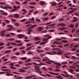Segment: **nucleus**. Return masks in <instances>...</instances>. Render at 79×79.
Segmentation results:
<instances>
[{"instance_id": "51", "label": "nucleus", "mask_w": 79, "mask_h": 79, "mask_svg": "<svg viewBox=\"0 0 79 79\" xmlns=\"http://www.w3.org/2000/svg\"><path fill=\"white\" fill-rule=\"evenodd\" d=\"M72 58L73 59V60H76V58H77V57L74 56H72Z\"/></svg>"}, {"instance_id": "18", "label": "nucleus", "mask_w": 79, "mask_h": 79, "mask_svg": "<svg viewBox=\"0 0 79 79\" xmlns=\"http://www.w3.org/2000/svg\"><path fill=\"white\" fill-rule=\"evenodd\" d=\"M69 71L70 73H72L73 71H74V70L70 69H69Z\"/></svg>"}, {"instance_id": "12", "label": "nucleus", "mask_w": 79, "mask_h": 79, "mask_svg": "<svg viewBox=\"0 0 79 79\" xmlns=\"http://www.w3.org/2000/svg\"><path fill=\"white\" fill-rule=\"evenodd\" d=\"M42 28H43V27H38L37 28V29H39L38 30V31H41L42 30Z\"/></svg>"}, {"instance_id": "3", "label": "nucleus", "mask_w": 79, "mask_h": 79, "mask_svg": "<svg viewBox=\"0 0 79 79\" xmlns=\"http://www.w3.org/2000/svg\"><path fill=\"white\" fill-rule=\"evenodd\" d=\"M32 64L34 65H38V66H42V65H45L44 64H37L36 63L32 62Z\"/></svg>"}, {"instance_id": "38", "label": "nucleus", "mask_w": 79, "mask_h": 79, "mask_svg": "<svg viewBox=\"0 0 79 79\" xmlns=\"http://www.w3.org/2000/svg\"><path fill=\"white\" fill-rule=\"evenodd\" d=\"M32 48L31 47H29L26 49V50H31V48Z\"/></svg>"}, {"instance_id": "64", "label": "nucleus", "mask_w": 79, "mask_h": 79, "mask_svg": "<svg viewBox=\"0 0 79 79\" xmlns=\"http://www.w3.org/2000/svg\"><path fill=\"white\" fill-rule=\"evenodd\" d=\"M47 54H48V55H53L52 54V52H47Z\"/></svg>"}, {"instance_id": "20", "label": "nucleus", "mask_w": 79, "mask_h": 79, "mask_svg": "<svg viewBox=\"0 0 79 79\" xmlns=\"http://www.w3.org/2000/svg\"><path fill=\"white\" fill-rule=\"evenodd\" d=\"M35 3H36V2H30L29 3V4H30V5H35Z\"/></svg>"}, {"instance_id": "14", "label": "nucleus", "mask_w": 79, "mask_h": 79, "mask_svg": "<svg viewBox=\"0 0 79 79\" xmlns=\"http://www.w3.org/2000/svg\"><path fill=\"white\" fill-rule=\"evenodd\" d=\"M47 42L46 41L45 42H42L41 43H40V45H44V44H47Z\"/></svg>"}, {"instance_id": "39", "label": "nucleus", "mask_w": 79, "mask_h": 79, "mask_svg": "<svg viewBox=\"0 0 79 79\" xmlns=\"http://www.w3.org/2000/svg\"><path fill=\"white\" fill-rule=\"evenodd\" d=\"M12 30V28H9L8 29H6V30L7 31H11Z\"/></svg>"}, {"instance_id": "2", "label": "nucleus", "mask_w": 79, "mask_h": 79, "mask_svg": "<svg viewBox=\"0 0 79 79\" xmlns=\"http://www.w3.org/2000/svg\"><path fill=\"white\" fill-rule=\"evenodd\" d=\"M17 36L18 39H21L22 37H24L25 35H23L19 34L17 35Z\"/></svg>"}, {"instance_id": "56", "label": "nucleus", "mask_w": 79, "mask_h": 79, "mask_svg": "<svg viewBox=\"0 0 79 79\" xmlns=\"http://www.w3.org/2000/svg\"><path fill=\"white\" fill-rule=\"evenodd\" d=\"M27 21V20H26V19H23L21 20V22H24V21Z\"/></svg>"}, {"instance_id": "6", "label": "nucleus", "mask_w": 79, "mask_h": 79, "mask_svg": "<svg viewBox=\"0 0 79 79\" xmlns=\"http://www.w3.org/2000/svg\"><path fill=\"white\" fill-rule=\"evenodd\" d=\"M19 73H25V72H26V70L20 69H19Z\"/></svg>"}, {"instance_id": "44", "label": "nucleus", "mask_w": 79, "mask_h": 79, "mask_svg": "<svg viewBox=\"0 0 79 79\" xmlns=\"http://www.w3.org/2000/svg\"><path fill=\"white\" fill-rule=\"evenodd\" d=\"M48 38H47H47H44L43 39V41L44 42H45V41H47V40H48Z\"/></svg>"}, {"instance_id": "5", "label": "nucleus", "mask_w": 79, "mask_h": 79, "mask_svg": "<svg viewBox=\"0 0 79 79\" xmlns=\"http://www.w3.org/2000/svg\"><path fill=\"white\" fill-rule=\"evenodd\" d=\"M49 74H52V75H56L57 76L59 75V74L58 73H53L51 72H49Z\"/></svg>"}, {"instance_id": "28", "label": "nucleus", "mask_w": 79, "mask_h": 79, "mask_svg": "<svg viewBox=\"0 0 79 79\" xmlns=\"http://www.w3.org/2000/svg\"><path fill=\"white\" fill-rule=\"evenodd\" d=\"M36 21L37 22H41V20H40V19H39L37 18H36Z\"/></svg>"}, {"instance_id": "15", "label": "nucleus", "mask_w": 79, "mask_h": 79, "mask_svg": "<svg viewBox=\"0 0 79 79\" xmlns=\"http://www.w3.org/2000/svg\"><path fill=\"white\" fill-rule=\"evenodd\" d=\"M73 20V22H76V21H77V18L76 17H74V18Z\"/></svg>"}, {"instance_id": "62", "label": "nucleus", "mask_w": 79, "mask_h": 79, "mask_svg": "<svg viewBox=\"0 0 79 79\" xmlns=\"http://www.w3.org/2000/svg\"><path fill=\"white\" fill-rule=\"evenodd\" d=\"M27 3V1H25L24 2H23L22 3V4L23 5H24L25 4H26Z\"/></svg>"}, {"instance_id": "16", "label": "nucleus", "mask_w": 79, "mask_h": 79, "mask_svg": "<svg viewBox=\"0 0 79 79\" xmlns=\"http://www.w3.org/2000/svg\"><path fill=\"white\" fill-rule=\"evenodd\" d=\"M48 19H49V18L48 17L44 18L43 19V21H47V20H48Z\"/></svg>"}, {"instance_id": "50", "label": "nucleus", "mask_w": 79, "mask_h": 79, "mask_svg": "<svg viewBox=\"0 0 79 79\" xmlns=\"http://www.w3.org/2000/svg\"><path fill=\"white\" fill-rule=\"evenodd\" d=\"M14 64H15V62H12L10 64V66L14 65Z\"/></svg>"}, {"instance_id": "23", "label": "nucleus", "mask_w": 79, "mask_h": 79, "mask_svg": "<svg viewBox=\"0 0 79 79\" xmlns=\"http://www.w3.org/2000/svg\"><path fill=\"white\" fill-rule=\"evenodd\" d=\"M44 50H38L37 52L38 53H42V52H44Z\"/></svg>"}, {"instance_id": "55", "label": "nucleus", "mask_w": 79, "mask_h": 79, "mask_svg": "<svg viewBox=\"0 0 79 79\" xmlns=\"http://www.w3.org/2000/svg\"><path fill=\"white\" fill-rule=\"evenodd\" d=\"M5 21L6 22V23H10V20H5Z\"/></svg>"}, {"instance_id": "19", "label": "nucleus", "mask_w": 79, "mask_h": 79, "mask_svg": "<svg viewBox=\"0 0 79 79\" xmlns=\"http://www.w3.org/2000/svg\"><path fill=\"white\" fill-rule=\"evenodd\" d=\"M34 39H35V40H39L40 38H39V37H35L34 38Z\"/></svg>"}, {"instance_id": "22", "label": "nucleus", "mask_w": 79, "mask_h": 79, "mask_svg": "<svg viewBox=\"0 0 79 79\" xmlns=\"http://www.w3.org/2000/svg\"><path fill=\"white\" fill-rule=\"evenodd\" d=\"M55 30L54 29H53L49 30L48 32H55Z\"/></svg>"}, {"instance_id": "43", "label": "nucleus", "mask_w": 79, "mask_h": 79, "mask_svg": "<svg viewBox=\"0 0 79 79\" xmlns=\"http://www.w3.org/2000/svg\"><path fill=\"white\" fill-rule=\"evenodd\" d=\"M21 60H27V58L26 57H22L21 58Z\"/></svg>"}, {"instance_id": "21", "label": "nucleus", "mask_w": 79, "mask_h": 79, "mask_svg": "<svg viewBox=\"0 0 79 79\" xmlns=\"http://www.w3.org/2000/svg\"><path fill=\"white\" fill-rule=\"evenodd\" d=\"M68 27H74V25L73 24H71Z\"/></svg>"}, {"instance_id": "52", "label": "nucleus", "mask_w": 79, "mask_h": 79, "mask_svg": "<svg viewBox=\"0 0 79 79\" xmlns=\"http://www.w3.org/2000/svg\"><path fill=\"white\" fill-rule=\"evenodd\" d=\"M58 34H60V35H63L64 34H65V33L63 32H60Z\"/></svg>"}, {"instance_id": "7", "label": "nucleus", "mask_w": 79, "mask_h": 79, "mask_svg": "<svg viewBox=\"0 0 79 79\" xmlns=\"http://www.w3.org/2000/svg\"><path fill=\"white\" fill-rule=\"evenodd\" d=\"M61 50H58L59 52H57V54H63V53H64V52L63 51H60Z\"/></svg>"}, {"instance_id": "4", "label": "nucleus", "mask_w": 79, "mask_h": 79, "mask_svg": "<svg viewBox=\"0 0 79 79\" xmlns=\"http://www.w3.org/2000/svg\"><path fill=\"white\" fill-rule=\"evenodd\" d=\"M34 67L35 68L34 69L35 70H40V69H39V68H40V67L39 66H34Z\"/></svg>"}, {"instance_id": "36", "label": "nucleus", "mask_w": 79, "mask_h": 79, "mask_svg": "<svg viewBox=\"0 0 79 79\" xmlns=\"http://www.w3.org/2000/svg\"><path fill=\"white\" fill-rule=\"evenodd\" d=\"M33 53V52H32V51H30L27 53V54H28V55H31Z\"/></svg>"}, {"instance_id": "31", "label": "nucleus", "mask_w": 79, "mask_h": 79, "mask_svg": "<svg viewBox=\"0 0 79 79\" xmlns=\"http://www.w3.org/2000/svg\"><path fill=\"white\" fill-rule=\"evenodd\" d=\"M62 43H67L68 42V41L66 40H63L61 41Z\"/></svg>"}, {"instance_id": "59", "label": "nucleus", "mask_w": 79, "mask_h": 79, "mask_svg": "<svg viewBox=\"0 0 79 79\" xmlns=\"http://www.w3.org/2000/svg\"><path fill=\"white\" fill-rule=\"evenodd\" d=\"M10 68H11V69H16V67L13 66H11Z\"/></svg>"}, {"instance_id": "10", "label": "nucleus", "mask_w": 79, "mask_h": 79, "mask_svg": "<svg viewBox=\"0 0 79 79\" xmlns=\"http://www.w3.org/2000/svg\"><path fill=\"white\" fill-rule=\"evenodd\" d=\"M40 3L41 5H44L45 4V2L44 1H40Z\"/></svg>"}, {"instance_id": "45", "label": "nucleus", "mask_w": 79, "mask_h": 79, "mask_svg": "<svg viewBox=\"0 0 79 79\" xmlns=\"http://www.w3.org/2000/svg\"><path fill=\"white\" fill-rule=\"evenodd\" d=\"M67 63H68V62H62L61 64H66Z\"/></svg>"}, {"instance_id": "26", "label": "nucleus", "mask_w": 79, "mask_h": 79, "mask_svg": "<svg viewBox=\"0 0 79 79\" xmlns=\"http://www.w3.org/2000/svg\"><path fill=\"white\" fill-rule=\"evenodd\" d=\"M48 60V58H45V59H42V61H47Z\"/></svg>"}, {"instance_id": "17", "label": "nucleus", "mask_w": 79, "mask_h": 79, "mask_svg": "<svg viewBox=\"0 0 79 79\" xmlns=\"http://www.w3.org/2000/svg\"><path fill=\"white\" fill-rule=\"evenodd\" d=\"M11 52V50H8L6 51H5L4 52L5 53H10V52Z\"/></svg>"}, {"instance_id": "47", "label": "nucleus", "mask_w": 79, "mask_h": 79, "mask_svg": "<svg viewBox=\"0 0 79 79\" xmlns=\"http://www.w3.org/2000/svg\"><path fill=\"white\" fill-rule=\"evenodd\" d=\"M52 4L53 6H56V5H57V3H52Z\"/></svg>"}, {"instance_id": "63", "label": "nucleus", "mask_w": 79, "mask_h": 79, "mask_svg": "<svg viewBox=\"0 0 79 79\" xmlns=\"http://www.w3.org/2000/svg\"><path fill=\"white\" fill-rule=\"evenodd\" d=\"M62 40V39L61 38H57L56 39V40L58 41L59 40Z\"/></svg>"}, {"instance_id": "32", "label": "nucleus", "mask_w": 79, "mask_h": 79, "mask_svg": "<svg viewBox=\"0 0 79 79\" xmlns=\"http://www.w3.org/2000/svg\"><path fill=\"white\" fill-rule=\"evenodd\" d=\"M46 76H48V77H53V76H52L48 74H46Z\"/></svg>"}, {"instance_id": "1", "label": "nucleus", "mask_w": 79, "mask_h": 79, "mask_svg": "<svg viewBox=\"0 0 79 79\" xmlns=\"http://www.w3.org/2000/svg\"><path fill=\"white\" fill-rule=\"evenodd\" d=\"M49 61L50 62H51V63H54V64H56V66H61V64H60V63H56L55 62V61L53 60H49Z\"/></svg>"}, {"instance_id": "27", "label": "nucleus", "mask_w": 79, "mask_h": 79, "mask_svg": "<svg viewBox=\"0 0 79 79\" xmlns=\"http://www.w3.org/2000/svg\"><path fill=\"white\" fill-rule=\"evenodd\" d=\"M6 76H13V74L11 73H7L6 74Z\"/></svg>"}, {"instance_id": "9", "label": "nucleus", "mask_w": 79, "mask_h": 79, "mask_svg": "<svg viewBox=\"0 0 79 79\" xmlns=\"http://www.w3.org/2000/svg\"><path fill=\"white\" fill-rule=\"evenodd\" d=\"M56 50L58 51V50H61V49L56 48L52 49V50Z\"/></svg>"}, {"instance_id": "13", "label": "nucleus", "mask_w": 79, "mask_h": 79, "mask_svg": "<svg viewBox=\"0 0 79 79\" xmlns=\"http://www.w3.org/2000/svg\"><path fill=\"white\" fill-rule=\"evenodd\" d=\"M32 76H27L25 77V78L27 79H32Z\"/></svg>"}, {"instance_id": "34", "label": "nucleus", "mask_w": 79, "mask_h": 79, "mask_svg": "<svg viewBox=\"0 0 79 79\" xmlns=\"http://www.w3.org/2000/svg\"><path fill=\"white\" fill-rule=\"evenodd\" d=\"M55 71L56 72H60V69H55Z\"/></svg>"}, {"instance_id": "41", "label": "nucleus", "mask_w": 79, "mask_h": 79, "mask_svg": "<svg viewBox=\"0 0 79 79\" xmlns=\"http://www.w3.org/2000/svg\"><path fill=\"white\" fill-rule=\"evenodd\" d=\"M32 23V22H31L28 21L26 22L25 23H26V24H30V23Z\"/></svg>"}, {"instance_id": "53", "label": "nucleus", "mask_w": 79, "mask_h": 79, "mask_svg": "<svg viewBox=\"0 0 79 79\" xmlns=\"http://www.w3.org/2000/svg\"><path fill=\"white\" fill-rule=\"evenodd\" d=\"M3 15H6V16L8 15V13H7L6 12H4L3 13Z\"/></svg>"}, {"instance_id": "8", "label": "nucleus", "mask_w": 79, "mask_h": 79, "mask_svg": "<svg viewBox=\"0 0 79 79\" xmlns=\"http://www.w3.org/2000/svg\"><path fill=\"white\" fill-rule=\"evenodd\" d=\"M67 29V28H66V27H63L62 28H60L59 29V30L60 31H63V30H65V29Z\"/></svg>"}, {"instance_id": "42", "label": "nucleus", "mask_w": 79, "mask_h": 79, "mask_svg": "<svg viewBox=\"0 0 79 79\" xmlns=\"http://www.w3.org/2000/svg\"><path fill=\"white\" fill-rule=\"evenodd\" d=\"M42 69L43 70H44V71H47V69H46V68H45V67H43Z\"/></svg>"}, {"instance_id": "40", "label": "nucleus", "mask_w": 79, "mask_h": 79, "mask_svg": "<svg viewBox=\"0 0 79 79\" xmlns=\"http://www.w3.org/2000/svg\"><path fill=\"white\" fill-rule=\"evenodd\" d=\"M11 44L13 45H15V46H16V45H17V44L15 43H12Z\"/></svg>"}, {"instance_id": "57", "label": "nucleus", "mask_w": 79, "mask_h": 79, "mask_svg": "<svg viewBox=\"0 0 79 79\" xmlns=\"http://www.w3.org/2000/svg\"><path fill=\"white\" fill-rule=\"evenodd\" d=\"M11 44V43L10 42L8 43L7 44V47H9V46L10 45V44Z\"/></svg>"}, {"instance_id": "60", "label": "nucleus", "mask_w": 79, "mask_h": 79, "mask_svg": "<svg viewBox=\"0 0 79 79\" xmlns=\"http://www.w3.org/2000/svg\"><path fill=\"white\" fill-rule=\"evenodd\" d=\"M69 43L65 44L64 45V47H67V46H68V45H69Z\"/></svg>"}, {"instance_id": "35", "label": "nucleus", "mask_w": 79, "mask_h": 79, "mask_svg": "<svg viewBox=\"0 0 79 79\" xmlns=\"http://www.w3.org/2000/svg\"><path fill=\"white\" fill-rule=\"evenodd\" d=\"M16 58H17L15 56H12L10 58V59H11V60L13 59H16Z\"/></svg>"}, {"instance_id": "33", "label": "nucleus", "mask_w": 79, "mask_h": 79, "mask_svg": "<svg viewBox=\"0 0 79 79\" xmlns=\"http://www.w3.org/2000/svg\"><path fill=\"white\" fill-rule=\"evenodd\" d=\"M79 40V39L78 38H75L73 40V41H78Z\"/></svg>"}, {"instance_id": "48", "label": "nucleus", "mask_w": 79, "mask_h": 79, "mask_svg": "<svg viewBox=\"0 0 79 79\" xmlns=\"http://www.w3.org/2000/svg\"><path fill=\"white\" fill-rule=\"evenodd\" d=\"M27 46L28 47H29L30 46H31L32 45V44L31 43H29L27 44Z\"/></svg>"}, {"instance_id": "29", "label": "nucleus", "mask_w": 79, "mask_h": 79, "mask_svg": "<svg viewBox=\"0 0 79 79\" xmlns=\"http://www.w3.org/2000/svg\"><path fill=\"white\" fill-rule=\"evenodd\" d=\"M7 27H12V28L13 27V26L11 25H7Z\"/></svg>"}, {"instance_id": "37", "label": "nucleus", "mask_w": 79, "mask_h": 79, "mask_svg": "<svg viewBox=\"0 0 79 79\" xmlns=\"http://www.w3.org/2000/svg\"><path fill=\"white\" fill-rule=\"evenodd\" d=\"M18 63L19 64H23L24 63V62L23 61H19L18 62Z\"/></svg>"}, {"instance_id": "46", "label": "nucleus", "mask_w": 79, "mask_h": 79, "mask_svg": "<svg viewBox=\"0 0 79 79\" xmlns=\"http://www.w3.org/2000/svg\"><path fill=\"white\" fill-rule=\"evenodd\" d=\"M36 73H42V71H40V70H37L36 71Z\"/></svg>"}, {"instance_id": "24", "label": "nucleus", "mask_w": 79, "mask_h": 79, "mask_svg": "<svg viewBox=\"0 0 79 79\" xmlns=\"http://www.w3.org/2000/svg\"><path fill=\"white\" fill-rule=\"evenodd\" d=\"M52 55H57L58 54H57V53L55 51H52Z\"/></svg>"}, {"instance_id": "11", "label": "nucleus", "mask_w": 79, "mask_h": 79, "mask_svg": "<svg viewBox=\"0 0 79 79\" xmlns=\"http://www.w3.org/2000/svg\"><path fill=\"white\" fill-rule=\"evenodd\" d=\"M14 16L15 18H19V15L18 14H16L14 15Z\"/></svg>"}, {"instance_id": "49", "label": "nucleus", "mask_w": 79, "mask_h": 79, "mask_svg": "<svg viewBox=\"0 0 79 79\" xmlns=\"http://www.w3.org/2000/svg\"><path fill=\"white\" fill-rule=\"evenodd\" d=\"M7 17L8 18H12V17H13V15H9L7 16Z\"/></svg>"}, {"instance_id": "58", "label": "nucleus", "mask_w": 79, "mask_h": 79, "mask_svg": "<svg viewBox=\"0 0 79 79\" xmlns=\"http://www.w3.org/2000/svg\"><path fill=\"white\" fill-rule=\"evenodd\" d=\"M10 35H11L14 36L15 35H16V34L13 33H10Z\"/></svg>"}, {"instance_id": "30", "label": "nucleus", "mask_w": 79, "mask_h": 79, "mask_svg": "<svg viewBox=\"0 0 79 79\" xmlns=\"http://www.w3.org/2000/svg\"><path fill=\"white\" fill-rule=\"evenodd\" d=\"M14 25L15 26H19V24L18 23H15L14 24Z\"/></svg>"}, {"instance_id": "25", "label": "nucleus", "mask_w": 79, "mask_h": 79, "mask_svg": "<svg viewBox=\"0 0 79 79\" xmlns=\"http://www.w3.org/2000/svg\"><path fill=\"white\" fill-rule=\"evenodd\" d=\"M1 36H2V37H4V36H5V33L1 32Z\"/></svg>"}, {"instance_id": "61", "label": "nucleus", "mask_w": 79, "mask_h": 79, "mask_svg": "<svg viewBox=\"0 0 79 79\" xmlns=\"http://www.w3.org/2000/svg\"><path fill=\"white\" fill-rule=\"evenodd\" d=\"M50 48H45V50H49Z\"/></svg>"}, {"instance_id": "54", "label": "nucleus", "mask_w": 79, "mask_h": 79, "mask_svg": "<svg viewBox=\"0 0 79 79\" xmlns=\"http://www.w3.org/2000/svg\"><path fill=\"white\" fill-rule=\"evenodd\" d=\"M15 42H17L18 43H21V41L16 40L15 41Z\"/></svg>"}]
</instances>
